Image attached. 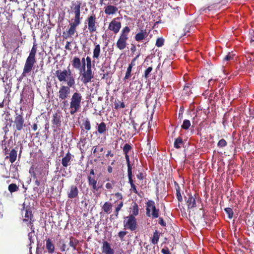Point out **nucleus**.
Masks as SVG:
<instances>
[{
	"instance_id": "nucleus-6",
	"label": "nucleus",
	"mask_w": 254,
	"mask_h": 254,
	"mask_svg": "<svg viewBox=\"0 0 254 254\" xmlns=\"http://www.w3.org/2000/svg\"><path fill=\"white\" fill-rule=\"evenodd\" d=\"M81 3L80 1H77L76 2H72L71 9L74 14L73 21L77 23H81V18L80 17V8Z\"/></svg>"
},
{
	"instance_id": "nucleus-51",
	"label": "nucleus",
	"mask_w": 254,
	"mask_h": 254,
	"mask_svg": "<svg viewBox=\"0 0 254 254\" xmlns=\"http://www.w3.org/2000/svg\"><path fill=\"white\" fill-rule=\"evenodd\" d=\"M60 100L62 101L61 103L62 109L65 110L66 107L68 105V101L66 99H60Z\"/></svg>"
},
{
	"instance_id": "nucleus-45",
	"label": "nucleus",
	"mask_w": 254,
	"mask_h": 254,
	"mask_svg": "<svg viewBox=\"0 0 254 254\" xmlns=\"http://www.w3.org/2000/svg\"><path fill=\"white\" fill-rule=\"evenodd\" d=\"M164 40L162 38H158L156 41V46L158 47H161L164 45Z\"/></svg>"
},
{
	"instance_id": "nucleus-25",
	"label": "nucleus",
	"mask_w": 254,
	"mask_h": 254,
	"mask_svg": "<svg viewBox=\"0 0 254 254\" xmlns=\"http://www.w3.org/2000/svg\"><path fill=\"white\" fill-rule=\"evenodd\" d=\"M78 244L79 241L77 239L73 237H70L69 238L68 245L72 248L73 250H75L76 249V247Z\"/></svg>"
},
{
	"instance_id": "nucleus-2",
	"label": "nucleus",
	"mask_w": 254,
	"mask_h": 254,
	"mask_svg": "<svg viewBox=\"0 0 254 254\" xmlns=\"http://www.w3.org/2000/svg\"><path fill=\"white\" fill-rule=\"evenodd\" d=\"M37 45L34 44L29 55L27 58L24 66L23 72L20 76L18 78V81H21L23 78L25 77L27 74L30 73L34 67L36 63V54L37 52Z\"/></svg>"
},
{
	"instance_id": "nucleus-21",
	"label": "nucleus",
	"mask_w": 254,
	"mask_h": 254,
	"mask_svg": "<svg viewBox=\"0 0 254 254\" xmlns=\"http://www.w3.org/2000/svg\"><path fill=\"white\" fill-rule=\"evenodd\" d=\"M196 197H194L191 195H189L188 199L187 200V205L188 206V209H190L196 206Z\"/></svg>"
},
{
	"instance_id": "nucleus-59",
	"label": "nucleus",
	"mask_w": 254,
	"mask_h": 254,
	"mask_svg": "<svg viewBox=\"0 0 254 254\" xmlns=\"http://www.w3.org/2000/svg\"><path fill=\"white\" fill-rule=\"evenodd\" d=\"M124 205L123 201H121L116 207L115 209L120 211Z\"/></svg>"
},
{
	"instance_id": "nucleus-12",
	"label": "nucleus",
	"mask_w": 254,
	"mask_h": 254,
	"mask_svg": "<svg viewBox=\"0 0 254 254\" xmlns=\"http://www.w3.org/2000/svg\"><path fill=\"white\" fill-rule=\"evenodd\" d=\"M24 122V121L22 116L17 115L14 118V124L13 127H15L16 130L20 131L23 128Z\"/></svg>"
},
{
	"instance_id": "nucleus-5",
	"label": "nucleus",
	"mask_w": 254,
	"mask_h": 254,
	"mask_svg": "<svg viewBox=\"0 0 254 254\" xmlns=\"http://www.w3.org/2000/svg\"><path fill=\"white\" fill-rule=\"evenodd\" d=\"M146 214L148 217L157 218L159 216V209L156 208L155 202L149 200L146 203Z\"/></svg>"
},
{
	"instance_id": "nucleus-31",
	"label": "nucleus",
	"mask_w": 254,
	"mask_h": 254,
	"mask_svg": "<svg viewBox=\"0 0 254 254\" xmlns=\"http://www.w3.org/2000/svg\"><path fill=\"white\" fill-rule=\"evenodd\" d=\"M46 249L49 253L52 254L55 251V247L51 241L48 239L46 240Z\"/></svg>"
},
{
	"instance_id": "nucleus-1",
	"label": "nucleus",
	"mask_w": 254,
	"mask_h": 254,
	"mask_svg": "<svg viewBox=\"0 0 254 254\" xmlns=\"http://www.w3.org/2000/svg\"><path fill=\"white\" fill-rule=\"evenodd\" d=\"M55 76L60 82H66L67 85H62L58 92L59 99H66L70 93V88L75 85V79L69 66L64 70L56 71Z\"/></svg>"
},
{
	"instance_id": "nucleus-61",
	"label": "nucleus",
	"mask_w": 254,
	"mask_h": 254,
	"mask_svg": "<svg viewBox=\"0 0 254 254\" xmlns=\"http://www.w3.org/2000/svg\"><path fill=\"white\" fill-rule=\"evenodd\" d=\"M115 196L117 198H118L119 199L122 200L123 199V195L120 192H117L115 194Z\"/></svg>"
},
{
	"instance_id": "nucleus-3",
	"label": "nucleus",
	"mask_w": 254,
	"mask_h": 254,
	"mask_svg": "<svg viewBox=\"0 0 254 254\" xmlns=\"http://www.w3.org/2000/svg\"><path fill=\"white\" fill-rule=\"evenodd\" d=\"M82 100V95L78 91H76L72 94L70 98L69 108L71 115H74L79 111L81 108Z\"/></svg>"
},
{
	"instance_id": "nucleus-28",
	"label": "nucleus",
	"mask_w": 254,
	"mask_h": 254,
	"mask_svg": "<svg viewBox=\"0 0 254 254\" xmlns=\"http://www.w3.org/2000/svg\"><path fill=\"white\" fill-rule=\"evenodd\" d=\"M17 154V151L14 149H12L9 153V156H6V158H9V161L13 163L16 160Z\"/></svg>"
},
{
	"instance_id": "nucleus-53",
	"label": "nucleus",
	"mask_w": 254,
	"mask_h": 254,
	"mask_svg": "<svg viewBox=\"0 0 254 254\" xmlns=\"http://www.w3.org/2000/svg\"><path fill=\"white\" fill-rule=\"evenodd\" d=\"M127 231H120L118 233V236L121 240H123L124 237L127 235Z\"/></svg>"
},
{
	"instance_id": "nucleus-44",
	"label": "nucleus",
	"mask_w": 254,
	"mask_h": 254,
	"mask_svg": "<svg viewBox=\"0 0 254 254\" xmlns=\"http://www.w3.org/2000/svg\"><path fill=\"white\" fill-rule=\"evenodd\" d=\"M87 69L92 70V61L90 57H87L86 58Z\"/></svg>"
},
{
	"instance_id": "nucleus-14",
	"label": "nucleus",
	"mask_w": 254,
	"mask_h": 254,
	"mask_svg": "<svg viewBox=\"0 0 254 254\" xmlns=\"http://www.w3.org/2000/svg\"><path fill=\"white\" fill-rule=\"evenodd\" d=\"M102 252L104 254H114V250L111 248V245L107 241L103 242L101 248Z\"/></svg>"
},
{
	"instance_id": "nucleus-13",
	"label": "nucleus",
	"mask_w": 254,
	"mask_h": 254,
	"mask_svg": "<svg viewBox=\"0 0 254 254\" xmlns=\"http://www.w3.org/2000/svg\"><path fill=\"white\" fill-rule=\"evenodd\" d=\"M79 191L76 185H71L67 191V197L70 199L76 198L78 195Z\"/></svg>"
},
{
	"instance_id": "nucleus-47",
	"label": "nucleus",
	"mask_w": 254,
	"mask_h": 254,
	"mask_svg": "<svg viewBox=\"0 0 254 254\" xmlns=\"http://www.w3.org/2000/svg\"><path fill=\"white\" fill-rule=\"evenodd\" d=\"M234 55L231 54L230 53L226 55L223 59L224 61L228 62L233 59Z\"/></svg>"
},
{
	"instance_id": "nucleus-8",
	"label": "nucleus",
	"mask_w": 254,
	"mask_h": 254,
	"mask_svg": "<svg viewBox=\"0 0 254 254\" xmlns=\"http://www.w3.org/2000/svg\"><path fill=\"white\" fill-rule=\"evenodd\" d=\"M88 24V29L90 33H92L96 31L97 24L96 17L94 13L89 16L86 19Z\"/></svg>"
},
{
	"instance_id": "nucleus-39",
	"label": "nucleus",
	"mask_w": 254,
	"mask_h": 254,
	"mask_svg": "<svg viewBox=\"0 0 254 254\" xmlns=\"http://www.w3.org/2000/svg\"><path fill=\"white\" fill-rule=\"evenodd\" d=\"M224 210L227 214L228 217L230 219H232L234 214L232 209L230 207H227L224 209Z\"/></svg>"
},
{
	"instance_id": "nucleus-24",
	"label": "nucleus",
	"mask_w": 254,
	"mask_h": 254,
	"mask_svg": "<svg viewBox=\"0 0 254 254\" xmlns=\"http://www.w3.org/2000/svg\"><path fill=\"white\" fill-rule=\"evenodd\" d=\"M72 65L75 69H79L81 68V63L80 59L77 57H74L72 62Z\"/></svg>"
},
{
	"instance_id": "nucleus-32",
	"label": "nucleus",
	"mask_w": 254,
	"mask_h": 254,
	"mask_svg": "<svg viewBox=\"0 0 254 254\" xmlns=\"http://www.w3.org/2000/svg\"><path fill=\"white\" fill-rule=\"evenodd\" d=\"M106 130V125L104 122H102L98 125L97 127V131L99 134L104 133Z\"/></svg>"
},
{
	"instance_id": "nucleus-49",
	"label": "nucleus",
	"mask_w": 254,
	"mask_h": 254,
	"mask_svg": "<svg viewBox=\"0 0 254 254\" xmlns=\"http://www.w3.org/2000/svg\"><path fill=\"white\" fill-rule=\"evenodd\" d=\"M125 105L124 102H119V103H116L115 104V108L118 109L119 108H124Z\"/></svg>"
},
{
	"instance_id": "nucleus-37",
	"label": "nucleus",
	"mask_w": 254,
	"mask_h": 254,
	"mask_svg": "<svg viewBox=\"0 0 254 254\" xmlns=\"http://www.w3.org/2000/svg\"><path fill=\"white\" fill-rule=\"evenodd\" d=\"M153 70V68L151 66L148 67L145 71L143 77L145 79H147L149 77V75Z\"/></svg>"
},
{
	"instance_id": "nucleus-41",
	"label": "nucleus",
	"mask_w": 254,
	"mask_h": 254,
	"mask_svg": "<svg viewBox=\"0 0 254 254\" xmlns=\"http://www.w3.org/2000/svg\"><path fill=\"white\" fill-rule=\"evenodd\" d=\"M190 126V122L188 120H185L181 127L184 129H188Z\"/></svg>"
},
{
	"instance_id": "nucleus-38",
	"label": "nucleus",
	"mask_w": 254,
	"mask_h": 254,
	"mask_svg": "<svg viewBox=\"0 0 254 254\" xmlns=\"http://www.w3.org/2000/svg\"><path fill=\"white\" fill-rule=\"evenodd\" d=\"M83 126L84 127V128L87 131L91 129L90 122L88 119H86L85 120L83 121Z\"/></svg>"
},
{
	"instance_id": "nucleus-23",
	"label": "nucleus",
	"mask_w": 254,
	"mask_h": 254,
	"mask_svg": "<svg viewBox=\"0 0 254 254\" xmlns=\"http://www.w3.org/2000/svg\"><path fill=\"white\" fill-rule=\"evenodd\" d=\"M175 188L176 190V196L179 202L183 201V197L181 193V188L178 183L176 182H174Z\"/></svg>"
},
{
	"instance_id": "nucleus-34",
	"label": "nucleus",
	"mask_w": 254,
	"mask_h": 254,
	"mask_svg": "<svg viewBox=\"0 0 254 254\" xmlns=\"http://www.w3.org/2000/svg\"><path fill=\"white\" fill-rule=\"evenodd\" d=\"M35 220H29L27 219H23V222L26 224V225L28 227H29L30 230L33 231V230H35V228L34 227V222Z\"/></svg>"
},
{
	"instance_id": "nucleus-60",
	"label": "nucleus",
	"mask_w": 254,
	"mask_h": 254,
	"mask_svg": "<svg viewBox=\"0 0 254 254\" xmlns=\"http://www.w3.org/2000/svg\"><path fill=\"white\" fill-rule=\"evenodd\" d=\"M159 224L162 226H165L166 224L163 219L161 217L159 219Z\"/></svg>"
},
{
	"instance_id": "nucleus-58",
	"label": "nucleus",
	"mask_w": 254,
	"mask_h": 254,
	"mask_svg": "<svg viewBox=\"0 0 254 254\" xmlns=\"http://www.w3.org/2000/svg\"><path fill=\"white\" fill-rule=\"evenodd\" d=\"M136 177L139 180H143L144 179V175L143 173L142 172L139 173L137 175Z\"/></svg>"
},
{
	"instance_id": "nucleus-52",
	"label": "nucleus",
	"mask_w": 254,
	"mask_h": 254,
	"mask_svg": "<svg viewBox=\"0 0 254 254\" xmlns=\"http://www.w3.org/2000/svg\"><path fill=\"white\" fill-rule=\"evenodd\" d=\"M7 72L6 71H3L1 72V69L0 68V78L3 80L4 77H6V79H8V77L7 76Z\"/></svg>"
},
{
	"instance_id": "nucleus-26",
	"label": "nucleus",
	"mask_w": 254,
	"mask_h": 254,
	"mask_svg": "<svg viewBox=\"0 0 254 254\" xmlns=\"http://www.w3.org/2000/svg\"><path fill=\"white\" fill-rule=\"evenodd\" d=\"M191 94V85L187 83L186 84L182 91V96H189Z\"/></svg>"
},
{
	"instance_id": "nucleus-40",
	"label": "nucleus",
	"mask_w": 254,
	"mask_h": 254,
	"mask_svg": "<svg viewBox=\"0 0 254 254\" xmlns=\"http://www.w3.org/2000/svg\"><path fill=\"white\" fill-rule=\"evenodd\" d=\"M139 210L138 205L135 203L132 207V214L131 215H133V217L137 216L138 214Z\"/></svg>"
},
{
	"instance_id": "nucleus-57",
	"label": "nucleus",
	"mask_w": 254,
	"mask_h": 254,
	"mask_svg": "<svg viewBox=\"0 0 254 254\" xmlns=\"http://www.w3.org/2000/svg\"><path fill=\"white\" fill-rule=\"evenodd\" d=\"M68 250H69V248H67L66 245L65 244H63V245L62 246L61 248V252H64L65 251H68Z\"/></svg>"
},
{
	"instance_id": "nucleus-18",
	"label": "nucleus",
	"mask_w": 254,
	"mask_h": 254,
	"mask_svg": "<svg viewBox=\"0 0 254 254\" xmlns=\"http://www.w3.org/2000/svg\"><path fill=\"white\" fill-rule=\"evenodd\" d=\"M127 175L128 178V183H129L131 187L130 190L135 194H137L138 196L141 197L138 191L137 190L136 186L134 183V181L132 179V173H128Z\"/></svg>"
},
{
	"instance_id": "nucleus-46",
	"label": "nucleus",
	"mask_w": 254,
	"mask_h": 254,
	"mask_svg": "<svg viewBox=\"0 0 254 254\" xmlns=\"http://www.w3.org/2000/svg\"><path fill=\"white\" fill-rule=\"evenodd\" d=\"M227 142L224 139H221L218 141L217 146L219 147L223 148L225 147L227 145Z\"/></svg>"
},
{
	"instance_id": "nucleus-54",
	"label": "nucleus",
	"mask_w": 254,
	"mask_h": 254,
	"mask_svg": "<svg viewBox=\"0 0 254 254\" xmlns=\"http://www.w3.org/2000/svg\"><path fill=\"white\" fill-rule=\"evenodd\" d=\"M12 120H11L9 123H7L5 126L3 127V130L5 133L9 131V127H11V123Z\"/></svg>"
},
{
	"instance_id": "nucleus-55",
	"label": "nucleus",
	"mask_w": 254,
	"mask_h": 254,
	"mask_svg": "<svg viewBox=\"0 0 254 254\" xmlns=\"http://www.w3.org/2000/svg\"><path fill=\"white\" fill-rule=\"evenodd\" d=\"M161 253L163 254H171V253L168 248H163L161 250Z\"/></svg>"
},
{
	"instance_id": "nucleus-19",
	"label": "nucleus",
	"mask_w": 254,
	"mask_h": 254,
	"mask_svg": "<svg viewBox=\"0 0 254 254\" xmlns=\"http://www.w3.org/2000/svg\"><path fill=\"white\" fill-rule=\"evenodd\" d=\"M52 122L53 124L54 127L56 126V127H58L59 128L61 126L62 122L61 116L59 115L58 113L53 114Z\"/></svg>"
},
{
	"instance_id": "nucleus-33",
	"label": "nucleus",
	"mask_w": 254,
	"mask_h": 254,
	"mask_svg": "<svg viewBox=\"0 0 254 254\" xmlns=\"http://www.w3.org/2000/svg\"><path fill=\"white\" fill-rule=\"evenodd\" d=\"M160 235L157 230L153 233V237L151 238V243L154 244H157L159 241Z\"/></svg>"
},
{
	"instance_id": "nucleus-42",
	"label": "nucleus",
	"mask_w": 254,
	"mask_h": 254,
	"mask_svg": "<svg viewBox=\"0 0 254 254\" xmlns=\"http://www.w3.org/2000/svg\"><path fill=\"white\" fill-rule=\"evenodd\" d=\"M132 147L130 144L126 143L123 147V152L124 154H128L129 151H130Z\"/></svg>"
},
{
	"instance_id": "nucleus-11",
	"label": "nucleus",
	"mask_w": 254,
	"mask_h": 254,
	"mask_svg": "<svg viewBox=\"0 0 254 254\" xmlns=\"http://www.w3.org/2000/svg\"><path fill=\"white\" fill-rule=\"evenodd\" d=\"M80 23L72 22L70 23V27L66 33L63 32V37L65 39L71 37L76 32V27L80 24Z\"/></svg>"
},
{
	"instance_id": "nucleus-4",
	"label": "nucleus",
	"mask_w": 254,
	"mask_h": 254,
	"mask_svg": "<svg viewBox=\"0 0 254 254\" xmlns=\"http://www.w3.org/2000/svg\"><path fill=\"white\" fill-rule=\"evenodd\" d=\"M130 31L129 27L127 26L123 27L122 29L120 37L117 42V47L119 50H123L126 48Z\"/></svg>"
},
{
	"instance_id": "nucleus-50",
	"label": "nucleus",
	"mask_w": 254,
	"mask_h": 254,
	"mask_svg": "<svg viewBox=\"0 0 254 254\" xmlns=\"http://www.w3.org/2000/svg\"><path fill=\"white\" fill-rule=\"evenodd\" d=\"M139 56H140V55L138 54L135 58H134L132 60L130 64L128 65L129 67H131L132 68L133 66L135 65V62L137 60V59L138 58Z\"/></svg>"
},
{
	"instance_id": "nucleus-35",
	"label": "nucleus",
	"mask_w": 254,
	"mask_h": 254,
	"mask_svg": "<svg viewBox=\"0 0 254 254\" xmlns=\"http://www.w3.org/2000/svg\"><path fill=\"white\" fill-rule=\"evenodd\" d=\"M125 158L127 161V174L132 173V167L130 164L129 157L128 154H125Z\"/></svg>"
},
{
	"instance_id": "nucleus-17",
	"label": "nucleus",
	"mask_w": 254,
	"mask_h": 254,
	"mask_svg": "<svg viewBox=\"0 0 254 254\" xmlns=\"http://www.w3.org/2000/svg\"><path fill=\"white\" fill-rule=\"evenodd\" d=\"M148 36L146 29H140L139 31L136 34L134 37L135 40L140 42L145 39Z\"/></svg>"
},
{
	"instance_id": "nucleus-20",
	"label": "nucleus",
	"mask_w": 254,
	"mask_h": 254,
	"mask_svg": "<svg viewBox=\"0 0 254 254\" xmlns=\"http://www.w3.org/2000/svg\"><path fill=\"white\" fill-rule=\"evenodd\" d=\"M72 156L71 154L69 151H68L65 156L62 159V164L63 167H67V166L70 164V162L71 160Z\"/></svg>"
},
{
	"instance_id": "nucleus-62",
	"label": "nucleus",
	"mask_w": 254,
	"mask_h": 254,
	"mask_svg": "<svg viewBox=\"0 0 254 254\" xmlns=\"http://www.w3.org/2000/svg\"><path fill=\"white\" fill-rule=\"evenodd\" d=\"M131 123L132 124V127L135 131L136 130V127L138 126V125L135 123L134 120H131Z\"/></svg>"
},
{
	"instance_id": "nucleus-22",
	"label": "nucleus",
	"mask_w": 254,
	"mask_h": 254,
	"mask_svg": "<svg viewBox=\"0 0 254 254\" xmlns=\"http://www.w3.org/2000/svg\"><path fill=\"white\" fill-rule=\"evenodd\" d=\"M94 44L95 47L93 49V58L98 59L99 58L100 54L101 53L100 46L97 43H94Z\"/></svg>"
},
{
	"instance_id": "nucleus-9",
	"label": "nucleus",
	"mask_w": 254,
	"mask_h": 254,
	"mask_svg": "<svg viewBox=\"0 0 254 254\" xmlns=\"http://www.w3.org/2000/svg\"><path fill=\"white\" fill-rule=\"evenodd\" d=\"M119 19V17L114 18L110 22L108 26V29L113 31L115 34L118 33L121 28V22L117 21Z\"/></svg>"
},
{
	"instance_id": "nucleus-36",
	"label": "nucleus",
	"mask_w": 254,
	"mask_h": 254,
	"mask_svg": "<svg viewBox=\"0 0 254 254\" xmlns=\"http://www.w3.org/2000/svg\"><path fill=\"white\" fill-rule=\"evenodd\" d=\"M8 190L10 192L12 193L17 191L19 188L16 184L12 183L8 186Z\"/></svg>"
},
{
	"instance_id": "nucleus-56",
	"label": "nucleus",
	"mask_w": 254,
	"mask_h": 254,
	"mask_svg": "<svg viewBox=\"0 0 254 254\" xmlns=\"http://www.w3.org/2000/svg\"><path fill=\"white\" fill-rule=\"evenodd\" d=\"M35 232V230H33V231H32V230H31V232H29L28 234V238H29V239L31 243H33V240H32V234L33 233H34Z\"/></svg>"
},
{
	"instance_id": "nucleus-64",
	"label": "nucleus",
	"mask_w": 254,
	"mask_h": 254,
	"mask_svg": "<svg viewBox=\"0 0 254 254\" xmlns=\"http://www.w3.org/2000/svg\"><path fill=\"white\" fill-rule=\"evenodd\" d=\"M250 34L251 35V41L254 42V31L253 30L252 31H251L250 32Z\"/></svg>"
},
{
	"instance_id": "nucleus-10",
	"label": "nucleus",
	"mask_w": 254,
	"mask_h": 254,
	"mask_svg": "<svg viewBox=\"0 0 254 254\" xmlns=\"http://www.w3.org/2000/svg\"><path fill=\"white\" fill-rule=\"evenodd\" d=\"M83 73H81V81L86 84L91 81V79L94 77L92 70L91 69H82Z\"/></svg>"
},
{
	"instance_id": "nucleus-29",
	"label": "nucleus",
	"mask_w": 254,
	"mask_h": 254,
	"mask_svg": "<svg viewBox=\"0 0 254 254\" xmlns=\"http://www.w3.org/2000/svg\"><path fill=\"white\" fill-rule=\"evenodd\" d=\"M112 204L110 202H106L102 206L103 211L107 214H110L112 208Z\"/></svg>"
},
{
	"instance_id": "nucleus-63",
	"label": "nucleus",
	"mask_w": 254,
	"mask_h": 254,
	"mask_svg": "<svg viewBox=\"0 0 254 254\" xmlns=\"http://www.w3.org/2000/svg\"><path fill=\"white\" fill-rule=\"evenodd\" d=\"M109 156H110L111 157H113L114 156V154L112 152L111 150H108L107 154L106 155V157H108Z\"/></svg>"
},
{
	"instance_id": "nucleus-27",
	"label": "nucleus",
	"mask_w": 254,
	"mask_h": 254,
	"mask_svg": "<svg viewBox=\"0 0 254 254\" xmlns=\"http://www.w3.org/2000/svg\"><path fill=\"white\" fill-rule=\"evenodd\" d=\"M23 219H27L29 220H35L33 214L30 207L26 208L24 217Z\"/></svg>"
},
{
	"instance_id": "nucleus-43",
	"label": "nucleus",
	"mask_w": 254,
	"mask_h": 254,
	"mask_svg": "<svg viewBox=\"0 0 254 254\" xmlns=\"http://www.w3.org/2000/svg\"><path fill=\"white\" fill-rule=\"evenodd\" d=\"M131 71L132 68L128 66L126 73L125 76L123 79L124 81H126L127 79H128L131 76Z\"/></svg>"
},
{
	"instance_id": "nucleus-30",
	"label": "nucleus",
	"mask_w": 254,
	"mask_h": 254,
	"mask_svg": "<svg viewBox=\"0 0 254 254\" xmlns=\"http://www.w3.org/2000/svg\"><path fill=\"white\" fill-rule=\"evenodd\" d=\"M184 145V143L182 137H178L175 139L174 143V146L175 148L179 149L181 148L182 146H183Z\"/></svg>"
},
{
	"instance_id": "nucleus-7",
	"label": "nucleus",
	"mask_w": 254,
	"mask_h": 254,
	"mask_svg": "<svg viewBox=\"0 0 254 254\" xmlns=\"http://www.w3.org/2000/svg\"><path fill=\"white\" fill-rule=\"evenodd\" d=\"M127 221L124 222V226L130 231H135L137 228L136 219L133 215L127 217Z\"/></svg>"
},
{
	"instance_id": "nucleus-16",
	"label": "nucleus",
	"mask_w": 254,
	"mask_h": 254,
	"mask_svg": "<svg viewBox=\"0 0 254 254\" xmlns=\"http://www.w3.org/2000/svg\"><path fill=\"white\" fill-rule=\"evenodd\" d=\"M118 11V8L116 6L108 4L104 7V12L107 15H113Z\"/></svg>"
},
{
	"instance_id": "nucleus-15",
	"label": "nucleus",
	"mask_w": 254,
	"mask_h": 254,
	"mask_svg": "<svg viewBox=\"0 0 254 254\" xmlns=\"http://www.w3.org/2000/svg\"><path fill=\"white\" fill-rule=\"evenodd\" d=\"M87 181L88 185L91 187L92 191L95 192V191H97V180L95 178V177L93 176L91 177L90 176H87Z\"/></svg>"
},
{
	"instance_id": "nucleus-48",
	"label": "nucleus",
	"mask_w": 254,
	"mask_h": 254,
	"mask_svg": "<svg viewBox=\"0 0 254 254\" xmlns=\"http://www.w3.org/2000/svg\"><path fill=\"white\" fill-rule=\"evenodd\" d=\"M115 184V182L114 180H112L111 182H109L106 183L105 185V187L107 189H112L113 188L114 185Z\"/></svg>"
}]
</instances>
